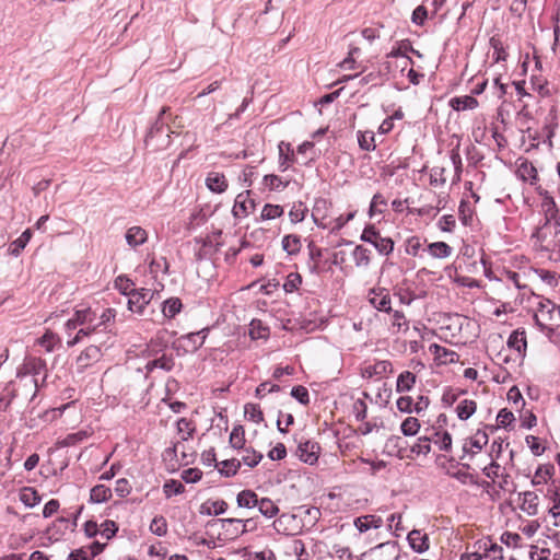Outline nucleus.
Masks as SVG:
<instances>
[{
  "label": "nucleus",
  "instance_id": "1",
  "mask_svg": "<svg viewBox=\"0 0 560 560\" xmlns=\"http://www.w3.org/2000/svg\"><path fill=\"white\" fill-rule=\"evenodd\" d=\"M9 386H12V392L15 399L20 398L25 401H33L37 395L39 384L38 380L34 377H23L15 374V378L10 381Z\"/></svg>",
  "mask_w": 560,
  "mask_h": 560
},
{
  "label": "nucleus",
  "instance_id": "2",
  "mask_svg": "<svg viewBox=\"0 0 560 560\" xmlns=\"http://www.w3.org/2000/svg\"><path fill=\"white\" fill-rule=\"evenodd\" d=\"M16 374L23 377L37 378L39 374H43L42 384L47 378V363L39 357L27 355L24 358L22 364L16 369Z\"/></svg>",
  "mask_w": 560,
  "mask_h": 560
},
{
  "label": "nucleus",
  "instance_id": "3",
  "mask_svg": "<svg viewBox=\"0 0 560 560\" xmlns=\"http://www.w3.org/2000/svg\"><path fill=\"white\" fill-rule=\"evenodd\" d=\"M361 240L372 244L381 255H389L394 249L393 240L390 237H383L373 225H369L363 230Z\"/></svg>",
  "mask_w": 560,
  "mask_h": 560
},
{
  "label": "nucleus",
  "instance_id": "4",
  "mask_svg": "<svg viewBox=\"0 0 560 560\" xmlns=\"http://www.w3.org/2000/svg\"><path fill=\"white\" fill-rule=\"evenodd\" d=\"M144 142L147 147H152L153 150H158L168 144L167 128L160 119L151 126L147 132Z\"/></svg>",
  "mask_w": 560,
  "mask_h": 560
},
{
  "label": "nucleus",
  "instance_id": "5",
  "mask_svg": "<svg viewBox=\"0 0 560 560\" xmlns=\"http://www.w3.org/2000/svg\"><path fill=\"white\" fill-rule=\"evenodd\" d=\"M154 296V292L150 289L135 290V292L128 298V310L138 315H144L147 305L151 302Z\"/></svg>",
  "mask_w": 560,
  "mask_h": 560
},
{
  "label": "nucleus",
  "instance_id": "6",
  "mask_svg": "<svg viewBox=\"0 0 560 560\" xmlns=\"http://www.w3.org/2000/svg\"><path fill=\"white\" fill-rule=\"evenodd\" d=\"M368 300L370 304L380 312L390 313L392 299L389 291L385 288L377 287L369 291Z\"/></svg>",
  "mask_w": 560,
  "mask_h": 560
},
{
  "label": "nucleus",
  "instance_id": "7",
  "mask_svg": "<svg viewBox=\"0 0 560 560\" xmlns=\"http://www.w3.org/2000/svg\"><path fill=\"white\" fill-rule=\"evenodd\" d=\"M320 453V446L317 442L312 440H306L304 442H300L298 446L296 454L299 458L308 465H314L317 463Z\"/></svg>",
  "mask_w": 560,
  "mask_h": 560
},
{
  "label": "nucleus",
  "instance_id": "8",
  "mask_svg": "<svg viewBox=\"0 0 560 560\" xmlns=\"http://www.w3.org/2000/svg\"><path fill=\"white\" fill-rule=\"evenodd\" d=\"M393 372V364L388 360L376 361L373 364H368L361 369V375L363 378H381L387 374H392Z\"/></svg>",
  "mask_w": 560,
  "mask_h": 560
},
{
  "label": "nucleus",
  "instance_id": "9",
  "mask_svg": "<svg viewBox=\"0 0 560 560\" xmlns=\"http://www.w3.org/2000/svg\"><path fill=\"white\" fill-rule=\"evenodd\" d=\"M101 348L94 345L85 348L77 358L78 372H83L86 368L97 362L101 359Z\"/></svg>",
  "mask_w": 560,
  "mask_h": 560
},
{
  "label": "nucleus",
  "instance_id": "10",
  "mask_svg": "<svg viewBox=\"0 0 560 560\" xmlns=\"http://www.w3.org/2000/svg\"><path fill=\"white\" fill-rule=\"evenodd\" d=\"M208 329H201L200 331L189 332L182 336L178 341L185 351H197L202 347L207 337Z\"/></svg>",
  "mask_w": 560,
  "mask_h": 560
},
{
  "label": "nucleus",
  "instance_id": "11",
  "mask_svg": "<svg viewBox=\"0 0 560 560\" xmlns=\"http://www.w3.org/2000/svg\"><path fill=\"white\" fill-rule=\"evenodd\" d=\"M408 52L420 56L419 51L412 47L411 43L408 39H405L397 43V46L393 47V49L386 55V58L405 59V66H408L409 63H412L411 58L408 57Z\"/></svg>",
  "mask_w": 560,
  "mask_h": 560
},
{
  "label": "nucleus",
  "instance_id": "12",
  "mask_svg": "<svg viewBox=\"0 0 560 560\" xmlns=\"http://www.w3.org/2000/svg\"><path fill=\"white\" fill-rule=\"evenodd\" d=\"M205 184L206 187L214 194H223L229 187L225 175L220 172L208 173Z\"/></svg>",
  "mask_w": 560,
  "mask_h": 560
},
{
  "label": "nucleus",
  "instance_id": "13",
  "mask_svg": "<svg viewBox=\"0 0 560 560\" xmlns=\"http://www.w3.org/2000/svg\"><path fill=\"white\" fill-rule=\"evenodd\" d=\"M296 520V515L283 513L273 522V527L279 534L293 535L298 527Z\"/></svg>",
  "mask_w": 560,
  "mask_h": 560
},
{
  "label": "nucleus",
  "instance_id": "14",
  "mask_svg": "<svg viewBox=\"0 0 560 560\" xmlns=\"http://www.w3.org/2000/svg\"><path fill=\"white\" fill-rule=\"evenodd\" d=\"M125 240L131 248H137L148 241V232L143 228L135 225L126 231Z\"/></svg>",
  "mask_w": 560,
  "mask_h": 560
},
{
  "label": "nucleus",
  "instance_id": "15",
  "mask_svg": "<svg viewBox=\"0 0 560 560\" xmlns=\"http://www.w3.org/2000/svg\"><path fill=\"white\" fill-rule=\"evenodd\" d=\"M508 347L517 351L520 357H524L527 348L525 330L516 329L512 331L508 339Z\"/></svg>",
  "mask_w": 560,
  "mask_h": 560
},
{
  "label": "nucleus",
  "instance_id": "16",
  "mask_svg": "<svg viewBox=\"0 0 560 560\" xmlns=\"http://www.w3.org/2000/svg\"><path fill=\"white\" fill-rule=\"evenodd\" d=\"M36 343L44 348L47 353L54 352L61 348L60 337L51 330H47L36 340Z\"/></svg>",
  "mask_w": 560,
  "mask_h": 560
},
{
  "label": "nucleus",
  "instance_id": "17",
  "mask_svg": "<svg viewBox=\"0 0 560 560\" xmlns=\"http://www.w3.org/2000/svg\"><path fill=\"white\" fill-rule=\"evenodd\" d=\"M429 350L432 354L435 355L438 360H440L444 364L457 362L459 358V355L455 351L450 350L438 343H432L429 347Z\"/></svg>",
  "mask_w": 560,
  "mask_h": 560
},
{
  "label": "nucleus",
  "instance_id": "18",
  "mask_svg": "<svg viewBox=\"0 0 560 560\" xmlns=\"http://www.w3.org/2000/svg\"><path fill=\"white\" fill-rule=\"evenodd\" d=\"M407 539L411 549L418 553H422L429 549V538L427 535H422L420 530H411Z\"/></svg>",
  "mask_w": 560,
  "mask_h": 560
},
{
  "label": "nucleus",
  "instance_id": "19",
  "mask_svg": "<svg viewBox=\"0 0 560 560\" xmlns=\"http://www.w3.org/2000/svg\"><path fill=\"white\" fill-rule=\"evenodd\" d=\"M383 521L376 515H364L354 520V526L360 533H365L371 528H380Z\"/></svg>",
  "mask_w": 560,
  "mask_h": 560
},
{
  "label": "nucleus",
  "instance_id": "20",
  "mask_svg": "<svg viewBox=\"0 0 560 560\" xmlns=\"http://www.w3.org/2000/svg\"><path fill=\"white\" fill-rule=\"evenodd\" d=\"M253 208L254 202L252 200H247L243 194H240L235 199L232 213L236 219L245 218L249 214Z\"/></svg>",
  "mask_w": 560,
  "mask_h": 560
},
{
  "label": "nucleus",
  "instance_id": "21",
  "mask_svg": "<svg viewBox=\"0 0 560 560\" xmlns=\"http://www.w3.org/2000/svg\"><path fill=\"white\" fill-rule=\"evenodd\" d=\"M279 149V168L284 172L289 168L290 164L294 161V154L291 144L281 141L278 145Z\"/></svg>",
  "mask_w": 560,
  "mask_h": 560
},
{
  "label": "nucleus",
  "instance_id": "22",
  "mask_svg": "<svg viewBox=\"0 0 560 560\" xmlns=\"http://www.w3.org/2000/svg\"><path fill=\"white\" fill-rule=\"evenodd\" d=\"M450 106L457 112L475 109L478 107V101L471 95L456 96L450 100Z\"/></svg>",
  "mask_w": 560,
  "mask_h": 560
},
{
  "label": "nucleus",
  "instance_id": "23",
  "mask_svg": "<svg viewBox=\"0 0 560 560\" xmlns=\"http://www.w3.org/2000/svg\"><path fill=\"white\" fill-rule=\"evenodd\" d=\"M174 359L172 355L162 354L160 358L148 361L145 364L147 373H151L155 369H161L166 372L174 368Z\"/></svg>",
  "mask_w": 560,
  "mask_h": 560
},
{
  "label": "nucleus",
  "instance_id": "24",
  "mask_svg": "<svg viewBox=\"0 0 560 560\" xmlns=\"http://www.w3.org/2000/svg\"><path fill=\"white\" fill-rule=\"evenodd\" d=\"M72 318L77 325H92L97 319L96 313L91 307L78 308L73 312Z\"/></svg>",
  "mask_w": 560,
  "mask_h": 560
},
{
  "label": "nucleus",
  "instance_id": "25",
  "mask_svg": "<svg viewBox=\"0 0 560 560\" xmlns=\"http://www.w3.org/2000/svg\"><path fill=\"white\" fill-rule=\"evenodd\" d=\"M228 510V503L224 500L207 501L201 504L200 513L205 515H221Z\"/></svg>",
  "mask_w": 560,
  "mask_h": 560
},
{
  "label": "nucleus",
  "instance_id": "26",
  "mask_svg": "<svg viewBox=\"0 0 560 560\" xmlns=\"http://www.w3.org/2000/svg\"><path fill=\"white\" fill-rule=\"evenodd\" d=\"M428 253L433 258L444 259L452 255L453 248L445 242H434L428 245Z\"/></svg>",
  "mask_w": 560,
  "mask_h": 560
},
{
  "label": "nucleus",
  "instance_id": "27",
  "mask_svg": "<svg viewBox=\"0 0 560 560\" xmlns=\"http://www.w3.org/2000/svg\"><path fill=\"white\" fill-rule=\"evenodd\" d=\"M416 375L410 371L400 373L396 382V392L405 393L411 390L416 384Z\"/></svg>",
  "mask_w": 560,
  "mask_h": 560
},
{
  "label": "nucleus",
  "instance_id": "28",
  "mask_svg": "<svg viewBox=\"0 0 560 560\" xmlns=\"http://www.w3.org/2000/svg\"><path fill=\"white\" fill-rule=\"evenodd\" d=\"M358 144L363 151H374L376 149L375 133L371 130H359L357 132Z\"/></svg>",
  "mask_w": 560,
  "mask_h": 560
},
{
  "label": "nucleus",
  "instance_id": "29",
  "mask_svg": "<svg viewBox=\"0 0 560 560\" xmlns=\"http://www.w3.org/2000/svg\"><path fill=\"white\" fill-rule=\"evenodd\" d=\"M236 502L238 508L253 509L258 503V495L253 490H242L236 497Z\"/></svg>",
  "mask_w": 560,
  "mask_h": 560
},
{
  "label": "nucleus",
  "instance_id": "30",
  "mask_svg": "<svg viewBox=\"0 0 560 560\" xmlns=\"http://www.w3.org/2000/svg\"><path fill=\"white\" fill-rule=\"evenodd\" d=\"M79 327L80 328L73 336V338L68 339L67 341V346L69 348L75 346L77 343L81 342L85 337H90L98 330L97 326H95V323L92 325H84Z\"/></svg>",
  "mask_w": 560,
  "mask_h": 560
},
{
  "label": "nucleus",
  "instance_id": "31",
  "mask_svg": "<svg viewBox=\"0 0 560 560\" xmlns=\"http://www.w3.org/2000/svg\"><path fill=\"white\" fill-rule=\"evenodd\" d=\"M476 409L477 404L475 400L464 399L457 405L456 413L460 420H467L475 413Z\"/></svg>",
  "mask_w": 560,
  "mask_h": 560
},
{
  "label": "nucleus",
  "instance_id": "32",
  "mask_svg": "<svg viewBox=\"0 0 560 560\" xmlns=\"http://www.w3.org/2000/svg\"><path fill=\"white\" fill-rule=\"evenodd\" d=\"M282 248L289 255H295L301 249V237L296 234H288L282 238Z\"/></svg>",
  "mask_w": 560,
  "mask_h": 560
},
{
  "label": "nucleus",
  "instance_id": "33",
  "mask_svg": "<svg viewBox=\"0 0 560 560\" xmlns=\"http://www.w3.org/2000/svg\"><path fill=\"white\" fill-rule=\"evenodd\" d=\"M370 250L361 245L355 246L352 252L353 261L359 268H366L370 265Z\"/></svg>",
  "mask_w": 560,
  "mask_h": 560
},
{
  "label": "nucleus",
  "instance_id": "34",
  "mask_svg": "<svg viewBox=\"0 0 560 560\" xmlns=\"http://www.w3.org/2000/svg\"><path fill=\"white\" fill-rule=\"evenodd\" d=\"M32 237L31 230H25L15 241H13L9 246V252L13 256H19L20 253L24 249Z\"/></svg>",
  "mask_w": 560,
  "mask_h": 560
},
{
  "label": "nucleus",
  "instance_id": "35",
  "mask_svg": "<svg viewBox=\"0 0 560 560\" xmlns=\"http://www.w3.org/2000/svg\"><path fill=\"white\" fill-rule=\"evenodd\" d=\"M256 506L258 508V511L268 518L273 517L279 513V508L269 498L258 499Z\"/></svg>",
  "mask_w": 560,
  "mask_h": 560
},
{
  "label": "nucleus",
  "instance_id": "36",
  "mask_svg": "<svg viewBox=\"0 0 560 560\" xmlns=\"http://www.w3.org/2000/svg\"><path fill=\"white\" fill-rule=\"evenodd\" d=\"M430 438L441 451L448 452L452 448V435L447 431H435Z\"/></svg>",
  "mask_w": 560,
  "mask_h": 560
},
{
  "label": "nucleus",
  "instance_id": "37",
  "mask_svg": "<svg viewBox=\"0 0 560 560\" xmlns=\"http://www.w3.org/2000/svg\"><path fill=\"white\" fill-rule=\"evenodd\" d=\"M182 302L178 298H171L163 302L162 313L167 318L175 317L182 310Z\"/></svg>",
  "mask_w": 560,
  "mask_h": 560
},
{
  "label": "nucleus",
  "instance_id": "38",
  "mask_svg": "<svg viewBox=\"0 0 560 560\" xmlns=\"http://www.w3.org/2000/svg\"><path fill=\"white\" fill-rule=\"evenodd\" d=\"M112 497V490L104 485H96L91 489L90 499L94 503L106 502Z\"/></svg>",
  "mask_w": 560,
  "mask_h": 560
},
{
  "label": "nucleus",
  "instance_id": "39",
  "mask_svg": "<svg viewBox=\"0 0 560 560\" xmlns=\"http://www.w3.org/2000/svg\"><path fill=\"white\" fill-rule=\"evenodd\" d=\"M176 428L177 432L182 434V441H187L191 439L196 431V427L194 425V423L186 418L178 419L176 422Z\"/></svg>",
  "mask_w": 560,
  "mask_h": 560
},
{
  "label": "nucleus",
  "instance_id": "40",
  "mask_svg": "<svg viewBox=\"0 0 560 560\" xmlns=\"http://www.w3.org/2000/svg\"><path fill=\"white\" fill-rule=\"evenodd\" d=\"M538 495L533 491H525L523 493V510L529 515L537 513Z\"/></svg>",
  "mask_w": 560,
  "mask_h": 560
},
{
  "label": "nucleus",
  "instance_id": "41",
  "mask_svg": "<svg viewBox=\"0 0 560 560\" xmlns=\"http://www.w3.org/2000/svg\"><path fill=\"white\" fill-rule=\"evenodd\" d=\"M248 334L253 340L262 339L268 337L269 329L262 325L261 320L253 319L249 324Z\"/></svg>",
  "mask_w": 560,
  "mask_h": 560
},
{
  "label": "nucleus",
  "instance_id": "42",
  "mask_svg": "<svg viewBox=\"0 0 560 560\" xmlns=\"http://www.w3.org/2000/svg\"><path fill=\"white\" fill-rule=\"evenodd\" d=\"M552 469L553 467L550 465L539 466L535 471L534 478L532 479V485L538 486L546 483L552 475Z\"/></svg>",
  "mask_w": 560,
  "mask_h": 560
},
{
  "label": "nucleus",
  "instance_id": "43",
  "mask_svg": "<svg viewBox=\"0 0 560 560\" xmlns=\"http://www.w3.org/2000/svg\"><path fill=\"white\" fill-rule=\"evenodd\" d=\"M244 413L247 420L254 423H260L264 421V413L260 407L256 404H246L244 406Z\"/></svg>",
  "mask_w": 560,
  "mask_h": 560
},
{
  "label": "nucleus",
  "instance_id": "44",
  "mask_svg": "<svg viewBox=\"0 0 560 560\" xmlns=\"http://www.w3.org/2000/svg\"><path fill=\"white\" fill-rule=\"evenodd\" d=\"M308 249H310V261L307 262L308 270L312 273H318V271H319L318 262L320 261V259L323 257V252L320 248H318L312 244L308 246Z\"/></svg>",
  "mask_w": 560,
  "mask_h": 560
},
{
  "label": "nucleus",
  "instance_id": "45",
  "mask_svg": "<svg viewBox=\"0 0 560 560\" xmlns=\"http://www.w3.org/2000/svg\"><path fill=\"white\" fill-rule=\"evenodd\" d=\"M400 430L404 435L413 436L420 430V422L415 417H408L402 421V423L400 425Z\"/></svg>",
  "mask_w": 560,
  "mask_h": 560
},
{
  "label": "nucleus",
  "instance_id": "46",
  "mask_svg": "<svg viewBox=\"0 0 560 560\" xmlns=\"http://www.w3.org/2000/svg\"><path fill=\"white\" fill-rule=\"evenodd\" d=\"M149 529L152 534H154L159 537L165 536L167 533V522H166L165 517L162 515H156L152 520V522L149 526Z\"/></svg>",
  "mask_w": 560,
  "mask_h": 560
},
{
  "label": "nucleus",
  "instance_id": "47",
  "mask_svg": "<svg viewBox=\"0 0 560 560\" xmlns=\"http://www.w3.org/2000/svg\"><path fill=\"white\" fill-rule=\"evenodd\" d=\"M20 500L28 508H33L40 502V497L33 488H24L20 494Z\"/></svg>",
  "mask_w": 560,
  "mask_h": 560
},
{
  "label": "nucleus",
  "instance_id": "48",
  "mask_svg": "<svg viewBox=\"0 0 560 560\" xmlns=\"http://www.w3.org/2000/svg\"><path fill=\"white\" fill-rule=\"evenodd\" d=\"M425 241H422L419 236H411L406 242V253L408 255H411L413 257H420V252L423 250V243Z\"/></svg>",
  "mask_w": 560,
  "mask_h": 560
},
{
  "label": "nucleus",
  "instance_id": "49",
  "mask_svg": "<svg viewBox=\"0 0 560 560\" xmlns=\"http://www.w3.org/2000/svg\"><path fill=\"white\" fill-rule=\"evenodd\" d=\"M135 283L127 277L119 276L115 280V288L124 295L130 296L135 292Z\"/></svg>",
  "mask_w": 560,
  "mask_h": 560
},
{
  "label": "nucleus",
  "instance_id": "50",
  "mask_svg": "<svg viewBox=\"0 0 560 560\" xmlns=\"http://www.w3.org/2000/svg\"><path fill=\"white\" fill-rule=\"evenodd\" d=\"M115 317L116 310L108 307L101 314L100 320H95V326H97V329L103 328V330H107L108 326L114 323Z\"/></svg>",
  "mask_w": 560,
  "mask_h": 560
},
{
  "label": "nucleus",
  "instance_id": "51",
  "mask_svg": "<svg viewBox=\"0 0 560 560\" xmlns=\"http://www.w3.org/2000/svg\"><path fill=\"white\" fill-rule=\"evenodd\" d=\"M220 465L222 466L221 468H219V471L226 476V477H231V476H234L240 467H241V460L238 459H226V460H223L220 463Z\"/></svg>",
  "mask_w": 560,
  "mask_h": 560
},
{
  "label": "nucleus",
  "instance_id": "52",
  "mask_svg": "<svg viewBox=\"0 0 560 560\" xmlns=\"http://www.w3.org/2000/svg\"><path fill=\"white\" fill-rule=\"evenodd\" d=\"M230 444L234 448H242L245 444V431L242 425H236L233 428L230 434Z\"/></svg>",
  "mask_w": 560,
  "mask_h": 560
},
{
  "label": "nucleus",
  "instance_id": "53",
  "mask_svg": "<svg viewBox=\"0 0 560 560\" xmlns=\"http://www.w3.org/2000/svg\"><path fill=\"white\" fill-rule=\"evenodd\" d=\"M432 439L430 436H421L418 441L412 445L411 452L417 455H427L431 451Z\"/></svg>",
  "mask_w": 560,
  "mask_h": 560
},
{
  "label": "nucleus",
  "instance_id": "54",
  "mask_svg": "<svg viewBox=\"0 0 560 560\" xmlns=\"http://www.w3.org/2000/svg\"><path fill=\"white\" fill-rule=\"evenodd\" d=\"M283 214V208L279 205L266 203L261 210L262 220H272Z\"/></svg>",
  "mask_w": 560,
  "mask_h": 560
},
{
  "label": "nucleus",
  "instance_id": "55",
  "mask_svg": "<svg viewBox=\"0 0 560 560\" xmlns=\"http://www.w3.org/2000/svg\"><path fill=\"white\" fill-rule=\"evenodd\" d=\"M307 208L302 202L293 203L289 211V218L292 223L302 222L305 218Z\"/></svg>",
  "mask_w": 560,
  "mask_h": 560
},
{
  "label": "nucleus",
  "instance_id": "56",
  "mask_svg": "<svg viewBox=\"0 0 560 560\" xmlns=\"http://www.w3.org/2000/svg\"><path fill=\"white\" fill-rule=\"evenodd\" d=\"M15 399L12 386L7 383L0 394V411H7Z\"/></svg>",
  "mask_w": 560,
  "mask_h": 560
},
{
  "label": "nucleus",
  "instance_id": "57",
  "mask_svg": "<svg viewBox=\"0 0 560 560\" xmlns=\"http://www.w3.org/2000/svg\"><path fill=\"white\" fill-rule=\"evenodd\" d=\"M264 184L266 187H268L270 190H283L288 183H283L282 179L275 174L265 175L264 177Z\"/></svg>",
  "mask_w": 560,
  "mask_h": 560
},
{
  "label": "nucleus",
  "instance_id": "58",
  "mask_svg": "<svg viewBox=\"0 0 560 560\" xmlns=\"http://www.w3.org/2000/svg\"><path fill=\"white\" fill-rule=\"evenodd\" d=\"M488 434L478 430L474 436L468 439V443L470 444V447H474L476 452H479L488 444Z\"/></svg>",
  "mask_w": 560,
  "mask_h": 560
},
{
  "label": "nucleus",
  "instance_id": "59",
  "mask_svg": "<svg viewBox=\"0 0 560 560\" xmlns=\"http://www.w3.org/2000/svg\"><path fill=\"white\" fill-rule=\"evenodd\" d=\"M164 493L167 498L176 494H180L184 492L185 487L180 481L177 480H168L163 486Z\"/></svg>",
  "mask_w": 560,
  "mask_h": 560
},
{
  "label": "nucleus",
  "instance_id": "60",
  "mask_svg": "<svg viewBox=\"0 0 560 560\" xmlns=\"http://www.w3.org/2000/svg\"><path fill=\"white\" fill-rule=\"evenodd\" d=\"M301 283H302V277L300 276V273L291 272L287 277L285 282L283 283V289L285 292L291 293V292L298 290V288L300 287Z\"/></svg>",
  "mask_w": 560,
  "mask_h": 560
},
{
  "label": "nucleus",
  "instance_id": "61",
  "mask_svg": "<svg viewBox=\"0 0 560 560\" xmlns=\"http://www.w3.org/2000/svg\"><path fill=\"white\" fill-rule=\"evenodd\" d=\"M291 396L295 398L300 404L306 406L310 404V394L306 387L302 385L294 386L291 389Z\"/></svg>",
  "mask_w": 560,
  "mask_h": 560
},
{
  "label": "nucleus",
  "instance_id": "62",
  "mask_svg": "<svg viewBox=\"0 0 560 560\" xmlns=\"http://www.w3.org/2000/svg\"><path fill=\"white\" fill-rule=\"evenodd\" d=\"M261 458H262V454L257 453L254 450H245V454L243 455L241 463L253 468L259 464Z\"/></svg>",
  "mask_w": 560,
  "mask_h": 560
},
{
  "label": "nucleus",
  "instance_id": "63",
  "mask_svg": "<svg viewBox=\"0 0 560 560\" xmlns=\"http://www.w3.org/2000/svg\"><path fill=\"white\" fill-rule=\"evenodd\" d=\"M514 415L512 411L508 410L506 408H503L499 411L497 416V422L498 427L506 429L512 424L514 421Z\"/></svg>",
  "mask_w": 560,
  "mask_h": 560
},
{
  "label": "nucleus",
  "instance_id": "64",
  "mask_svg": "<svg viewBox=\"0 0 560 560\" xmlns=\"http://www.w3.org/2000/svg\"><path fill=\"white\" fill-rule=\"evenodd\" d=\"M117 532V524L114 521L106 520L101 524V529L98 533H101V535L104 536L106 539H110L116 535Z\"/></svg>",
  "mask_w": 560,
  "mask_h": 560
}]
</instances>
